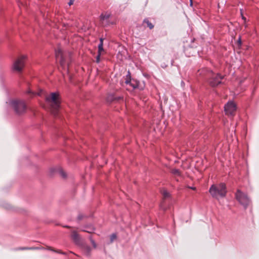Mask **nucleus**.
<instances>
[{
    "label": "nucleus",
    "mask_w": 259,
    "mask_h": 259,
    "mask_svg": "<svg viewBox=\"0 0 259 259\" xmlns=\"http://www.w3.org/2000/svg\"><path fill=\"white\" fill-rule=\"evenodd\" d=\"M55 252L59 253H61V254H65L64 252H62L61 250H55Z\"/></svg>",
    "instance_id": "obj_28"
},
{
    "label": "nucleus",
    "mask_w": 259,
    "mask_h": 259,
    "mask_svg": "<svg viewBox=\"0 0 259 259\" xmlns=\"http://www.w3.org/2000/svg\"><path fill=\"white\" fill-rule=\"evenodd\" d=\"M171 172L172 174L177 176L181 175V171L178 169H172L171 170Z\"/></svg>",
    "instance_id": "obj_16"
},
{
    "label": "nucleus",
    "mask_w": 259,
    "mask_h": 259,
    "mask_svg": "<svg viewBox=\"0 0 259 259\" xmlns=\"http://www.w3.org/2000/svg\"><path fill=\"white\" fill-rule=\"evenodd\" d=\"M161 193L162 194L163 199H166L169 197V193L165 190H162L161 191Z\"/></svg>",
    "instance_id": "obj_15"
},
{
    "label": "nucleus",
    "mask_w": 259,
    "mask_h": 259,
    "mask_svg": "<svg viewBox=\"0 0 259 259\" xmlns=\"http://www.w3.org/2000/svg\"><path fill=\"white\" fill-rule=\"evenodd\" d=\"M211 76L208 79V83L212 87H215L219 84L222 83V80L224 78V76L221 75L220 74H215L210 71Z\"/></svg>",
    "instance_id": "obj_5"
},
{
    "label": "nucleus",
    "mask_w": 259,
    "mask_h": 259,
    "mask_svg": "<svg viewBox=\"0 0 259 259\" xmlns=\"http://www.w3.org/2000/svg\"><path fill=\"white\" fill-rule=\"evenodd\" d=\"M52 172L57 173L60 175L63 178H66V172L61 168H53L51 169Z\"/></svg>",
    "instance_id": "obj_11"
},
{
    "label": "nucleus",
    "mask_w": 259,
    "mask_h": 259,
    "mask_svg": "<svg viewBox=\"0 0 259 259\" xmlns=\"http://www.w3.org/2000/svg\"><path fill=\"white\" fill-rule=\"evenodd\" d=\"M48 249H49V250H51L54 251H55V249H53L51 247H48Z\"/></svg>",
    "instance_id": "obj_29"
},
{
    "label": "nucleus",
    "mask_w": 259,
    "mask_h": 259,
    "mask_svg": "<svg viewBox=\"0 0 259 259\" xmlns=\"http://www.w3.org/2000/svg\"><path fill=\"white\" fill-rule=\"evenodd\" d=\"M206 71V69H203L202 70H199L198 71L199 75H203V74H204L203 72H205Z\"/></svg>",
    "instance_id": "obj_22"
},
{
    "label": "nucleus",
    "mask_w": 259,
    "mask_h": 259,
    "mask_svg": "<svg viewBox=\"0 0 259 259\" xmlns=\"http://www.w3.org/2000/svg\"><path fill=\"white\" fill-rule=\"evenodd\" d=\"M191 4L192 5V0H190Z\"/></svg>",
    "instance_id": "obj_34"
},
{
    "label": "nucleus",
    "mask_w": 259,
    "mask_h": 259,
    "mask_svg": "<svg viewBox=\"0 0 259 259\" xmlns=\"http://www.w3.org/2000/svg\"><path fill=\"white\" fill-rule=\"evenodd\" d=\"M144 24H146L147 25V27L150 29H152L154 27V25L153 24L148 18L144 19L143 24L144 25Z\"/></svg>",
    "instance_id": "obj_14"
},
{
    "label": "nucleus",
    "mask_w": 259,
    "mask_h": 259,
    "mask_svg": "<svg viewBox=\"0 0 259 259\" xmlns=\"http://www.w3.org/2000/svg\"><path fill=\"white\" fill-rule=\"evenodd\" d=\"M120 99H122V98L121 97H118V98H113V97H112L111 99L110 98V97H108V101H114V100H120Z\"/></svg>",
    "instance_id": "obj_18"
},
{
    "label": "nucleus",
    "mask_w": 259,
    "mask_h": 259,
    "mask_svg": "<svg viewBox=\"0 0 259 259\" xmlns=\"http://www.w3.org/2000/svg\"><path fill=\"white\" fill-rule=\"evenodd\" d=\"M84 217V215L82 214H79L77 217V220L78 221L81 220Z\"/></svg>",
    "instance_id": "obj_23"
},
{
    "label": "nucleus",
    "mask_w": 259,
    "mask_h": 259,
    "mask_svg": "<svg viewBox=\"0 0 259 259\" xmlns=\"http://www.w3.org/2000/svg\"><path fill=\"white\" fill-rule=\"evenodd\" d=\"M71 237L75 243H78L80 241V237L78 234L75 231H73L71 233Z\"/></svg>",
    "instance_id": "obj_12"
},
{
    "label": "nucleus",
    "mask_w": 259,
    "mask_h": 259,
    "mask_svg": "<svg viewBox=\"0 0 259 259\" xmlns=\"http://www.w3.org/2000/svg\"><path fill=\"white\" fill-rule=\"evenodd\" d=\"M104 51V50L103 48H98V54H99V55H101Z\"/></svg>",
    "instance_id": "obj_21"
},
{
    "label": "nucleus",
    "mask_w": 259,
    "mask_h": 259,
    "mask_svg": "<svg viewBox=\"0 0 259 259\" xmlns=\"http://www.w3.org/2000/svg\"><path fill=\"white\" fill-rule=\"evenodd\" d=\"M46 100L51 106V110L52 113L54 115H56L58 113L60 104L59 94L57 93H52L50 95L46 97Z\"/></svg>",
    "instance_id": "obj_1"
},
{
    "label": "nucleus",
    "mask_w": 259,
    "mask_h": 259,
    "mask_svg": "<svg viewBox=\"0 0 259 259\" xmlns=\"http://www.w3.org/2000/svg\"><path fill=\"white\" fill-rule=\"evenodd\" d=\"M36 247H20L18 249L19 250H34L35 249H37Z\"/></svg>",
    "instance_id": "obj_17"
},
{
    "label": "nucleus",
    "mask_w": 259,
    "mask_h": 259,
    "mask_svg": "<svg viewBox=\"0 0 259 259\" xmlns=\"http://www.w3.org/2000/svg\"><path fill=\"white\" fill-rule=\"evenodd\" d=\"M10 105L18 115H22L26 111V105L23 101L13 100L10 102Z\"/></svg>",
    "instance_id": "obj_3"
},
{
    "label": "nucleus",
    "mask_w": 259,
    "mask_h": 259,
    "mask_svg": "<svg viewBox=\"0 0 259 259\" xmlns=\"http://www.w3.org/2000/svg\"><path fill=\"white\" fill-rule=\"evenodd\" d=\"M103 40L104 38H100V44H99L98 48H103Z\"/></svg>",
    "instance_id": "obj_19"
},
{
    "label": "nucleus",
    "mask_w": 259,
    "mask_h": 259,
    "mask_svg": "<svg viewBox=\"0 0 259 259\" xmlns=\"http://www.w3.org/2000/svg\"><path fill=\"white\" fill-rule=\"evenodd\" d=\"M240 42H241V40H240V39H239V40L238 41V42L240 43Z\"/></svg>",
    "instance_id": "obj_35"
},
{
    "label": "nucleus",
    "mask_w": 259,
    "mask_h": 259,
    "mask_svg": "<svg viewBox=\"0 0 259 259\" xmlns=\"http://www.w3.org/2000/svg\"><path fill=\"white\" fill-rule=\"evenodd\" d=\"M65 227L67 228H70V227H69V226H65Z\"/></svg>",
    "instance_id": "obj_32"
},
{
    "label": "nucleus",
    "mask_w": 259,
    "mask_h": 259,
    "mask_svg": "<svg viewBox=\"0 0 259 259\" xmlns=\"http://www.w3.org/2000/svg\"><path fill=\"white\" fill-rule=\"evenodd\" d=\"M27 94H28L30 95H34V93L33 92H32L30 90H28L27 91Z\"/></svg>",
    "instance_id": "obj_26"
},
{
    "label": "nucleus",
    "mask_w": 259,
    "mask_h": 259,
    "mask_svg": "<svg viewBox=\"0 0 259 259\" xmlns=\"http://www.w3.org/2000/svg\"><path fill=\"white\" fill-rule=\"evenodd\" d=\"M209 191L214 198L218 199L219 197H224L227 193L226 185L224 183H221L218 185H212Z\"/></svg>",
    "instance_id": "obj_2"
},
{
    "label": "nucleus",
    "mask_w": 259,
    "mask_h": 259,
    "mask_svg": "<svg viewBox=\"0 0 259 259\" xmlns=\"http://www.w3.org/2000/svg\"><path fill=\"white\" fill-rule=\"evenodd\" d=\"M125 83L126 84H129L131 87H133V89H136L139 88V81L134 80V79H131V76L129 75L126 76V79L125 81Z\"/></svg>",
    "instance_id": "obj_10"
},
{
    "label": "nucleus",
    "mask_w": 259,
    "mask_h": 259,
    "mask_svg": "<svg viewBox=\"0 0 259 259\" xmlns=\"http://www.w3.org/2000/svg\"><path fill=\"white\" fill-rule=\"evenodd\" d=\"M236 110V105L233 102H228L225 106V111L228 115L233 116Z\"/></svg>",
    "instance_id": "obj_7"
},
{
    "label": "nucleus",
    "mask_w": 259,
    "mask_h": 259,
    "mask_svg": "<svg viewBox=\"0 0 259 259\" xmlns=\"http://www.w3.org/2000/svg\"><path fill=\"white\" fill-rule=\"evenodd\" d=\"M91 241L92 244L93 246V247L94 248H96L97 245H96V243H95V242L92 239H91Z\"/></svg>",
    "instance_id": "obj_24"
},
{
    "label": "nucleus",
    "mask_w": 259,
    "mask_h": 259,
    "mask_svg": "<svg viewBox=\"0 0 259 259\" xmlns=\"http://www.w3.org/2000/svg\"><path fill=\"white\" fill-rule=\"evenodd\" d=\"M83 231L87 232H88V233H91V232L87 231H84V230H83Z\"/></svg>",
    "instance_id": "obj_33"
},
{
    "label": "nucleus",
    "mask_w": 259,
    "mask_h": 259,
    "mask_svg": "<svg viewBox=\"0 0 259 259\" xmlns=\"http://www.w3.org/2000/svg\"><path fill=\"white\" fill-rule=\"evenodd\" d=\"M235 197L237 201L246 208L249 205L250 201L247 195L239 189L237 190Z\"/></svg>",
    "instance_id": "obj_4"
},
{
    "label": "nucleus",
    "mask_w": 259,
    "mask_h": 259,
    "mask_svg": "<svg viewBox=\"0 0 259 259\" xmlns=\"http://www.w3.org/2000/svg\"><path fill=\"white\" fill-rule=\"evenodd\" d=\"M67 71L68 72H69V64H67Z\"/></svg>",
    "instance_id": "obj_30"
},
{
    "label": "nucleus",
    "mask_w": 259,
    "mask_h": 259,
    "mask_svg": "<svg viewBox=\"0 0 259 259\" xmlns=\"http://www.w3.org/2000/svg\"><path fill=\"white\" fill-rule=\"evenodd\" d=\"M116 238V235L114 234H112L110 236L111 242H112Z\"/></svg>",
    "instance_id": "obj_20"
},
{
    "label": "nucleus",
    "mask_w": 259,
    "mask_h": 259,
    "mask_svg": "<svg viewBox=\"0 0 259 259\" xmlns=\"http://www.w3.org/2000/svg\"><path fill=\"white\" fill-rule=\"evenodd\" d=\"M27 57L22 55L19 57L14 62L13 68L17 72H21L25 65V62Z\"/></svg>",
    "instance_id": "obj_6"
},
{
    "label": "nucleus",
    "mask_w": 259,
    "mask_h": 259,
    "mask_svg": "<svg viewBox=\"0 0 259 259\" xmlns=\"http://www.w3.org/2000/svg\"><path fill=\"white\" fill-rule=\"evenodd\" d=\"M56 57L57 59L60 62V65L62 67H64L65 61L63 55V53L60 49L56 51Z\"/></svg>",
    "instance_id": "obj_9"
},
{
    "label": "nucleus",
    "mask_w": 259,
    "mask_h": 259,
    "mask_svg": "<svg viewBox=\"0 0 259 259\" xmlns=\"http://www.w3.org/2000/svg\"><path fill=\"white\" fill-rule=\"evenodd\" d=\"M75 0H70L69 1V2L68 3V4L69 6H71L72 5H73L74 2Z\"/></svg>",
    "instance_id": "obj_27"
},
{
    "label": "nucleus",
    "mask_w": 259,
    "mask_h": 259,
    "mask_svg": "<svg viewBox=\"0 0 259 259\" xmlns=\"http://www.w3.org/2000/svg\"><path fill=\"white\" fill-rule=\"evenodd\" d=\"M110 16V14L108 13H102L101 15L100 21L103 26H108L110 24L109 20Z\"/></svg>",
    "instance_id": "obj_8"
},
{
    "label": "nucleus",
    "mask_w": 259,
    "mask_h": 259,
    "mask_svg": "<svg viewBox=\"0 0 259 259\" xmlns=\"http://www.w3.org/2000/svg\"><path fill=\"white\" fill-rule=\"evenodd\" d=\"M82 249L84 253L87 256H90L91 252V248L87 245H84L82 246Z\"/></svg>",
    "instance_id": "obj_13"
},
{
    "label": "nucleus",
    "mask_w": 259,
    "mask_h": 259,
    "mask_svg": "<svg viewBox=\"0 0 259 259\" xmlns=\"http://www.w3.org/2000/svg\"><path fill=\"white\" fill-rule=\"evenodd\" d=\"M100 56L101 55H99V54H98L97 57H96V62L97 63H99L100 61Z\"/></svg>",
    "instance_id": "obj_25"
},
{
    "label": "nucleus",
    "mask_w": 259,
    "mask_h": 259,
    "mask_svg": "<svg viewBox=\"0 0 259 259\" xmlns=\"http://www.w3.org/2000/svg\"><path fill=\"white\" fill-rule=\"evenodd\" d=\"M189 188L191 189H192L193 190H196V188L195 187H189Z\"/></svg>",
    "instance_id": "obj_31"
}]
</instances>
